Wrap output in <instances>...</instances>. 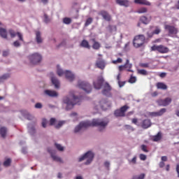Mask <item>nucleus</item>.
<instances>
[{
	"instance_id": "nucleus-1",
	"label": "nucleus",
	"mask_w": 179,
	"mask_h": 179,
	"mask_svg": "<svg viewBox=\"0 0 179 179\" xmlns=\"http://www.w3.org/2000/svg\"><path fill=\"white\" fill-rule=\"evenodd\" d=\"M108 122L101 121L99 119H94L92 122L90 121H85V122H81L79 125L76 127L74 129L75 134H77V132H79L81 129H86V128H89V127H99V130L102 131V129H104L106 127H107V124Z\"/></svg>"
},
{
	"instance_id": "nucleus-2",
	"label": "nucleus",
	"mask_w": 179,
	"mask_h": 179,
	"mask_svg": "<svg viewBox=\"0 0 179 179\" xmlns=\"http://www.w3.org/2000/svg\"><path fill=\"white\" fill-rule=\"evenodd\" d=\"M63 102L66 104V110H72L76 104L80 105L82 103V96L78 97L75 95H71L69 97L65 96L63 99Z\"/></svg>"
},
{
	"instance_id": "nucleus-3",
	"label": "nucleus",
	"mask_w": 179,
	"mask_h": 179,
	"mask_svg": "<svg viewBox=\"0 0 179 179\" xmlns=\"http://www.w3.org/2000/svg\"><path fill=\"white\" fill-rule=\"evenodd\" d=\"M145 41H146V38L143 34H139L134 36L133 40V45L135 48H140L142 47L143 44H145Z\"/></svg>"
},
{
	"instance_id": "nucleus-4",
	"label": "nucleus",
	"mask_w": 179,
	"mask_h": 179,
	"mask_svg": "<svg viewBox=\"0 0 179 179\" xmlns=\"http://www.w3.org/2000/svg\"><path fill=\"white\" fill-rule=\"evenodd\" d=\"M65 75L66 78L67 80H69V82H73V80H75V75L72 73V72L69 71H63L62 69L58 68L57 69V75L59 76H62L63 75Z\"/></svg>"
},
{
	"instance_id": "nucleus-5",
	"label": "nucleus",
	"mask_w": 179,
	"mask_h": 179,
	"mask_svg": "<svg viewBox=\"0 0 179 179\" xmlns=\"http://www.w3.org/2000/svg\"><path fill=\"white\" fill-rule=\"evenodd\" d=\"M151 51H157L159 54H168L170 52V49L163 45H154L151 47Z\"/></svg>"
},
{
	"instance_id": "nucleus-6",
	"label": "nucleus",
	"mask_w": 179,
	"mask_h": 179,
	"mask_svg": "<svg viewBox=\"0 0 179 179\" xmlns=\"http://www.w3.org/2000/svg\"><path fill=\"white\" fill-rule=\"evenodd\" d=\"M28 58L32 65H37V64H40V62H41V59H43L41 55L37 52L29 55Z\"/></svg>"
},
{
	"instance_id": "nucleus-7",
	"label": "nucleus",
	"mask_w": 179,
	"mask_h": 179,
	"mask_svg": "<svg viewBox=\"0 0 179 179\" xmlns=\"http://www.w3.org/2000/svg\"><path fill=\"white\" fill-rule=\"evenodd\" d=\"M85 159H87V162H85V164L87 165L93 162V159H94V154L91 151H88L84 155L79 158L78 162H83Z\"/></svg>"
},
{
	"instance_id": "nucleus-8",
	"label": "nucleus",
	"mask_w": 179,
	"mask_h": 179,
	"mask_svg": "<svg viewBox=\"0 0 179 179\" xmlns=\"http://www.w3.org/2000/svg\"><path fill=\"white\" fill-rule=\"evenodd\" d=\"M78 86L80 89H83L85 93L92 92V85L85 81H78Z\"/></svg>"
},
{
	"instance_id": "nucleus-9",
	"label": "nucleus",
	"mask_w": 179,
	"mask_h": 179,
	"mask_svg": "<svg viewBox=\"0 0 179 179\" xmlns=\"http://www.w3.org/2000/svg\"><path fill=\"white\" fill-rule=\"evenodd\" d=\"M165 30H167L169 37H173L178 34V28L173 25L166 24L164 26Z\"/></svg>"
},
{
	"instance_id": "nucleus-10",
	"label": "nucleus",
	"mask_w": 179,
	"mask_h": 179,
	"mask_svg": "<svg viewBox=\"0 0 179 179\" xmlns=\"http://www.w3.org/2000/svg\"><path fill=\"white\" fill-rule=\"evenodd\" d=\"M129 109V106L124 105L120 109L115 110L114 114L115 117H125V113Z\"/></svg>"
},
{
	"instance_id": "nucleus-11",
	"label": "nucleus",
	"mask_w": 179,
	"mask_h": 179,
	"mask_svg": "<svg viewBox=\"0 0 179 179\" xmlns=\"http://www.w3.org/2000/svg\"><path fill=\"white\" fill-rule=\"evenodd\" d=\"M157 103L159 106L167 107L171 103V98L167 97L165 99H158Z\"/></svg>"
},
{
	"instance_id": "nucleus-12",
	"label": "nucleus",
	"mask_w": 179,
	"mask_h": 179,
	"mask_svg": "<svg viewBox=\"0 0 179 179\" xmlns=\"http://www.w3.org/2000/svg\"><path fill=\"white\" fill-rule=\"evenodd\" d=\"M99 15L102 16L103 19L106 22H111V15L108 11L102 10L99 13Z\"/></svg>"
},
{
	"instance_id": "nucleus-13",
	"label": "nucleus",
	"mask_w": 179,
	"mask_h": 179,
	"mask_svg": "<svg viewBox=\"0 0 179 179\" xmlns=\"http://www.w3.org/2000/svg\"><path fill=\"white\" fill-rule=\"evenodd\" d=\"M166 111H167V109L163 108L160 109L158 112L150 113L149 115L150 117H162V115H163V114H164V113H166Z\"/></svg>"
},
{
	"instance_id": "nucleus-14",
	"label": "nucleus",
	"mask_w": 179,
	"mask_h": 179,
	"mask_svg": "<svg viewBox=\"0 0 179 179\" xmlns=\"http://www.w3.org/2000/svg\"><path fill=\"white\" fill-rule=\"evenodd\" d=\"M103 83H104V78H103L102 77H99L96 82H94V87H95V89H97L98 90L101 89V86H103Z\"/></svg>"
},
{
	"instance_id": "nucleus-15",
	"label": "nucleus",
	"mask_w": 179,
	"mask_h": 179,
	"mask_svg": "<svg viewBox=\"0 0 179 179\" xmlns=\"http://www.w3.org/2000/svg\"><path fill=\"white\" fill-rule=\"evenodd\" d=\"M110 92H111V86H110V84H108V83H106L103 86L102 94L105 96H110Z\"/></svg>"
},
{
	"instance_id": "nucleus-16",
	"label": "nucleus",
	"mask_w": 179,
	"mask_h": 179,
	"mask_svg": "<svg viewBox=\"0 0 179 179\" xmlns=\"http://www.w3.org/2000/svg\"><path fill=\"white\" fill-rule=\"evenodd\" d=\"M141 127L143 129H148L150 127H152V122L149 119H145L143 120L141 123Z\"/></svg>"
},
{
	"instance_id": "nucleus-17",
	"label": "nucleus",
	"mask_w": 179,
	"mask_h": 179,
	"mask_svg": "<svg viewBox=\"0 0 179 179\" xmlns=\"http://www.w3.org/2000/svg\"><path fill=\"white\" fill-rule=\"evenodd\" d=\"M96 66L97 68H99V69H104V68H106V62L103 59L99 58L96 62Z\"/></svg>"
},
{
	"instance_id": "nucleus-18",
	"label": "nucleus",
	"mask_w": 179,
	"mask_h": 179,
	"mask_svg": "<svg viewBox=\"0 0 179 179\" xmlns=\"http://www.w3.org/2000/svg\"><path fill=\"white\" fill-rule=\"evenodd\" d=\"M116 3L120 5V6H124V8L129 6V1L128 0H116Z\"/></svg>"
},
{
	"instance_id": "nucleus-19",
	"label": "nucleus",
	"mask_w": 179,
	"mask_h": 179,
	"mask_svg": "<svg viewBox=\"0 0 179 179\" xmlns=\"http://www.w3.org/2000/svg\"><path fill=\"white\" fill-rule=\"evenodd\" d=\"M45 94L49 96V97H57L58 93L54 90H45Z\"/></svg>"
},
{
	"instance_id": "nucleus-20",
	"label": "nucleus",
	"mask_w": 179,
	"mask_h": 179,
	"mask_svg": "<svg viewBox=\"0 0 179 179\" xmlns=\"http://www.w3.org/2000/svg\"><path fill=\"white\" fill-rule=\"evenodd\" d=\"M134 3L137 5H146V6H150L152 3L147 0H134Z\"/></svg>"
},
{
	"instance_id": "nucleus-21",
	"label": "nucleus",
	"mask_w": 179,
	"mask_h": 179,
	"mask_svg": "<svg viewBox=\"0 0 179 179\" xmlns=\"http://www.w3.org/2000/svg\"><path fill=\"white\" fill-rule=\"evenodd\" d=\"M80 47H83V48H87V50H90V45L89 44V41L85 39L81 41Z\"/></svg>"
},
{
	"instance_id": "nucleus-22",
	"label": "nucleus",
	"mask_w": 179,
	"mask_h": 179,
	"mask_svg": "<svg viewBox=\"0 0 179 179\" xmlns=\"http://www.w3.org/2000/svg\"><path fill=\"white\" fill-rule=\"evenodd\" d=\"M51 81L52 85H54L56 89H58L59 87V81L58 80V79H57V78L52 76Z\"/></svg>"
},
{
	"instance_id": "nucleus-23",
	"label": "nucleus",
	"mask_w": 179,
	"mask_h": 179,
	"mask_svg": "<svg viewBox=\"0 0 179 179\" xmlns=\"http://www.w3.org/2000/svg\"><path fill=\"white\" fill-rule=\"evenodd\" d=\"M36 40L38 44L43 43V38H41V33L39 31H36Z\"/></svg>"
},
{
	"instance_id": "nucleus-24",
	"label": "nucleus",
	"mask_w": 179,
	"mask_h": 179,
	"mask_svg": "<svg viewBox=\"0 0 179 179\" xmlns=\"http://www.w3.org/2000/svg\"><path fill=\"white\" fill-rule=\"evenodd\" d=\"M6 132H8V129L5 127H2L0 128V135L3 138H6Z\"/></svg>"
},
{
	"instance_id": "nucleus-25",
	"label": "nucleus",
	"mask_w": 179,
	"mask_h": 179,
	"mask_svg": "<svg viewBox=\"0 0 179 179\" xmlns=\"http://www.w3.org/2000/svg\"><path fill=\"white\" fill-rule=\"evenodd\" d=\"M0 36L3 38H8V34L6 29L0 28Z\"/></svg>"
},
{
	"instance_id": "nucleus-26",
	"label": "nucleus",
	"mask_w": 179,
	"mask_h": 179,
	"mask_svg": "<svg viewBox=\"0 0 179 179\" xmlns=\"http://www.w3.org/2000/svg\"><path fill=\"white\" fill-rule=\"evenodd\" d=\"M92 41H93L94 44L92 45V48L94 50H99L101 47L100 43L97 41H96V39L92 38Z\"/></svg>"
},
{
	"instance_id": "nucleus-27",
	"label": "nucleus",
	"mask_w": 179,
	"mask_h": 179,
	"mask_svg": "<svg viewBox=\"0 0 179 179\" xmlns=\"http://www.w3.org/2000/svg\"><path fill=\"white\" fill-rule=\"evenodd\" d=\"M51 157L52 159H53V160L55 162H57L59 163H64V161H62V159H61V157H57V155L51 153Z\"/></svg>"
},
{
	"instance_id": "nucleus-28",
	"label": "nucleus",
	"mask_w": 179,
	"mask_h": 179,
	"mask_svg": "<svg viewBox=\"0 0 179 179\" xmlns=\"http://www.w3.org/2000/svg\"><path fill=\"white\" fill-rule=\"evenodd\" d=\"M152 139L153 142H159V141L162 139V133L158 132L157 134L154 136Z\"/></svg>"
},
{
	"instance_id": "nucleus-29",
	"label": "nucleus",
	"mask_w": 179,
	"mask_h": 179,
	"mask_svg": "<svg viewBox=\"0 0 179 179\" xmlns=\"http://www.w3.org/2000/svg\"><path fill=\"white\" fill-rule=\"evenodd\" d=\"M157 89H162V90H166L167 89V85L164 83H158L157 84Z\"/></svg>"
},
{
	"instance_id": "nucleus-30",
	"label": "nucleus",
	"mask_w": 179,
	"mask_h": 179,
	"mask_svg": "<svg viewBox=\"0 0 179 179\" xmlns=\"http://www.w3.org/2000/svg\"><path fill=\"white\" fill-rule=\"evenodd\" d=\"M140 22H141V23H143V24H149V22H150V20H149V19H148L146 16H142L140 18Z\"/></svg>"
},
{
	"instance_id": "nucleus-31",
	"label": "nucleus",
	"mask_w": 179,
	"mask_h": 179,
	"mask_svg": "<svg viewBox=\"0 0 179 179\" xmlns=\"http://www.w3.org/2000/svg\"><path fill=\"white\" fill-rule=\"evenodd\" d=\"M129 61L128 59L126 60V63L124 65L119 66L118 69L120 72H122V71L127 69V64H128Z\"/></svg>"
},
{
	"instance_id": "nucleus-32",
	"label": "nucleus",
	"mask_w": 179,
	"mask_h": 179,
	"mask_svg": "<svg viewBox=\"0 0 179 179\" xmlns=\"http://www.w3.org/2000/svg\"><path fill=\"white\" fill-rule=\"evenodd\" d=\"M63 23H64V24H71L72 20L70 17H64L63 19Z\"/></svg>"
},
{
	"instance_id": "nucleus-33",
	"label": "nucleus",
	"mask_w": 179,
	"mask_h": 179,
	"mask_svg": "<svg viewBox=\"0 0 179 179\" xmlns=\"http://www.w3.org/2000/svg\"><path fill=\"white\" fill-rule=\"evenodd\" d=\"M109 31L113 33V31H117V26L115 25H108Z\"/></svg>"
},
{
	"instance_id": "nucleus-34",
	"label": "nucleus",
	"mask_w": 179,
	"mask_h": 179,
	"mask_svg": "<svg viewBox=\"0 0 179 179\" xmlns=\"http://www.w3.org/2000/svg\"><path fill=\"white\" fill-rule=\"evenodd\" d=\"M138 73L139 75H143L144 76H146V75H148V71L145 69H138Z\"/></svg>"
},
{
	"instance_id": "nucleus-35",
	"label": "nucleus",
	"mask_w": 179,
	"mask_h": 179,
	"mask_svg": "<svg viewBox=\"0 0 179 179\" xmlns=\"http://www.w3.org/2000/svg\"><path fill=\"white\" fill-rule=\"evenodd\" d=\"M92 23H93V18L89 17L88 19H87V20L85 22V26L87 27L90 24H92Z\"/></svg>"
},
{
	"instance_id": "nucleus-36",
	"label": "nucleus",
	"mask_w": 179,
	"mask_h": 179,
	"mask_svg": "<svg viewBox=\"0 0 179 179\" xmlns=\"http://www.w3.org/2000/svg\"><path fill=\"white\" fill-rule=\"evenodd\" d=\"M10 163H12V160L10 159H7L3 162V166H5V167H9V166H10Z\"/></svg>"
},
{
	"instance_id": "nucleus-37",
	"label": "nucleus",
	"mask_w": 179,
	"mask_h": 179,
	"mask_svg": "<svg viewBox=\"0 0 179 179\" xmlns=\"http://www.w3.org/2000/svg\"><path fill=\"white\" fill-rule=\"evenodd\" d=\"M145 173H141L139 176H133L132 179H145Z\"/></svg>"
},
{
	"instance_id": "nucleus-38",
	"label": "nucleus",
	"mask_w": 179,
	"mask_h": 179,
	"mask_svg": "<svg viewBox=\"0 0 179 179\" xmlns=\"http://www.w3.org/2000/svg\"><path fill=\"white\" fill-rule=\"evenodd\" d=\"M112 64H114V65H117V64H122V59L119 57L116 60H113Z\"/></svg>"
},
{
	"instance_id": "nucleus-39",
	"label": "nucleus",
	"mask_w": 179,
	"mask_h": 179,
	"mask_svg": "<svg viewBox=\"0 0 179 179\" xmlns=\"http://www.w3.org/2000/svg\"><path fill=\"white\" fill-rule=\"evenodd\" d=\"M138 13H146L148 12V8L143 7L138 10Z\"/></svg>"
},
{
	"instance_id": "nucleus-40",
	"label": "nucleus",
	"mask_w": 179,
	"mask_h": 179,
	"mask_svg": "<svg viewBox=\"0 0 179 179\" xmlns=\"http://www.w3.org/2000/svg\"><path fill=\"white\" fill-rule=\"evenodd\" d=\"M9 34L10 35L11 38H14V37H16L17 35V33L15 32V31L10 29L9 30Z\"/></svg>"
},
{
	"instance_id": "nucleus-41",
	"label": "nucleus",
	"mask_w": 179,
	"mask_h": 179,
	"mask_svg": "<svg viewBox=\"0 0 179 179\" xmlns=\"http://www.w3.org/2000/svg\"><path fill=\"white\" fill-rule=\"evenodd\" d=\"M64 124H65V121H60L59 122V123L55 126V128L57 129H59V128H61V127H62V125H64Z\"/></svg>"
},
{
	"instance_id": "nucleus-42",
	"label": "nucleus",
	"mask_w": 179,
	"mask_h": 179,
	"mask_svg": "<svg viewBox=\"0 0 179 179\" xmlns=\"http://www.w3.org/2000/svg\"><path fill=\"white\" fill-rule=\"evenodd\" d=\"M135 82H136V77L131 76L129 79V83H135Z\"/></svg>"
},
{
	"instance_id": "nucleus-43",
	"label": "nucleus",
	"mask_w": 179,
	"mask_h": 179,
	"mask_svg": "<svg viewBox=\"0 0 179 179\" xmlns=\"http://www.w3.org/2000/svg\"><path fill=\"white\" fill-rule=\"evenodd\" d=\"M55 146H56L57 150H59L60 152H63L64 147H62V145H61L60 144H58V143H55Z\"/></svg>"
},
{
	"instance_id": "nucleus-44",
	"label": "nucleus",
	"mask_w": 179,
	"mask_h": 179,
	"mask_svg": "<svg viewBox=\"0 0 179 179\" xmlns=\"http://www.w3.org/2000/svg\"><path fill=\"white\" fill-rule=\"evenodd\" d=\"M129 62L126 65V68H127L128 72H132V70H131V68H132V64H129V59H128Z\"/></svg>"
},
{
	"instance_id": "nucleus-45",
	"label": "nucleus",
	"mask_w": 179,
	"mask_h": 179,
	"mask_svg": "<svg viewBox=\"0 0 179 179\" xmlns=\"http://www.w3.org/2000/svg\"><path fill=\"white\" fill-rule=\"evenodd\" d=\"M139 66H141V68H149V63H141Z\"/></svg>"
},
{
	"instance_id": "nucleus-46",
	"label": "nucleus",
	"mask_w": 179,
	"mask_h": 179,
	"mask_svg": "<svg viewBox=\"0 0 179 179\" xmlns=\"http://www.w3.org/2000/svg\"><path fill=\"white\" fill-rule=\"evenodd\" d=\"M9 77H10L9 74H8V73L4 74L1 77H0V80H5L8 79V78H9Z\"/></svg>"
},
{
	"instance_id": "nucleus-47",
	"label": "nucleus",
	"mask_w": 179,
	"mask_h": 179,
	"mask_svg": "<svg viewBox=\"0 0 179 179\" xmlns=\"http://www.w3.org/2000/svg\"><path fill=\"white\" fill-rule=\"evenodd\" d=\"M162 31V29H160L159 27H156L155 30L152 31V34H159Z\"/></svg>"
},
{
	"instance_id": "nucleus-48",
	"label": "nucleus",
	"mask_w": 179,
	"mask_h": 179,
	"mask_svg": "<svg viewBox=\"0 0 179 179\" xmlns=\"http://www.w3.org/2000/svg\"><path fill=\"white\" fill-rule=\"evenodd\" d=\"M141 150H143V152H145V153H148V152H149V150H148V147L145 145H141Z\"/></svg>"
},
{
	"instance_id": "nucleus-49",
	"label": "nucleus",
	"mask_w": 179,
	"mask_h": 179,
	"mask_svg": "<svg viewBox=\"0 0 179 179\" xmlns=\"http://www.w3.org/2000/svg\"><path fill=\"white\" fill-rule=\"evenodd\" d=\"M17 36L20 41H24L23 35L20 32H17Z\"/></svg>"
},
{
	"instance_id": "nucleus-50",
	"label": "nucleus",
	"mask_w": 179,
	"mask_h": 179,
	"mask_svg": "<svg viewBox=\"0 0 179 179\" xmlns=\"http://www.w3.org/2000/svg\"><path fill=\"white\" fill-rule=\"evenodd\" d=\"M117 83H118L120 87H123V86H125V83H127V82L119 81V82H117Z\"/></svg>"
},
{
	"instance_id": "nucleus-51",
	"label": "nucleus",
	"mask_w": 179,
	"mask_h": 179,
	"mask_svg": "<svg viewBox=\"0 0 179 179\" xmlns=\"http://www.w3.org/2000/svg\"><path fill=\"white\" fill-rule=\"evenodd\" d=\"M42 127L43 128H46L47 127V120L43 119V120H42Z\"/></svg>"
},
{
	"instance_id": "nucleus-52",
	"label": "nucleus",
	"mask_w": 179,
	"mask_h": 179,
	"mask_svg": "<svg viewBox=\"0 0 179 179\" xmlns=\"http://www.w3.org/2000/svg\"><path fill=\"white\" fill-rule=\"evenodd\" d=\"M104 166L107 168V170H110V162L108 161L104 162Z\"/></svg>"
},
{
	"instance_id": "nucleus-53",
	"label": "nucleus",
	"mask_w": 179,
	"mask_h": 179,
	"mask_svg": "<svg viewBox=\"0 0 179 179\" xmlns=\"http://www.w3.org/2000/svg\"><path fill=\"white\" fill-rule=\"evenodd\" d=\"M25 118H27V120H29V121L33 120V117L31 116V115L27 113L26 115H25Z\"/></svg>"
},
{
	"instance_id": "nucleus-54",
	"label": "nucleus",
	"mask_w": 179,
	"mask_h": 179,
	"mask_svg": "<svg viewBox=\"0 0 179 179\" xmlns=\"http://www.w3.org/2000/svg\"><path fill=\"white\" fill-rule=\"evenodd\" d=\"M13 45L14 47H20V43L19 42V41H15L13 43Z\"/></svg>"
},
{
	"instance_id": "nucleus-55",
	"label": "nucleus",
	"mask_w": 179,
	"mask_h": 179,
	"mask_svg": "<svg viewBox=\"0 0 179 179\" xmlns=\"http://www.w3.org/2000/svg\"><path fill=\"white\" fill-rule=\"evenodd\" d=\"M139 157H140V159H141V160H143V161L146 160V155H145L141 154L140 156H139Z\"/></svg>"
},
{
	"instance_id": "nucleus-56",
	"label": "nucleus",
	"mask_w": 179,
	"mask_h": 179,
	"mask_svg": "<svg viewBox=\"0 0 179 179\" xmlns=\"http://www.w3.org/2000/svg\"><path fill=\"white\" fill-rule=\"evenodd\" d=\"M43 108V105L40 103H37L35 104V108Z\"/></svg>"
},
{
	"instance_id": "nucleus-57",
	"label": "nucleus",
	"mask_w": 179,
	"mask_h": 179,
	"mask_svg": "<svg viewBox=\"0 0 179 179\" xmlns=\"http://www.w3.org/2000/svg\"><path fill=\"white\" fill-rule=\"evenodd\" d=\"M159 166L160 169H163V167H164V166H166V164L162 161L159 162Z\"/></svg>"
},
{
	"instance_id": "nucleus-58",
	"label": "nucleus",
	"mask_w": 179,
	"mask_h": 179,
	"mask_svg": "<svg viewBox=\"0 0 179 179\" xmlns=\"http://www.w3.org/2000/svg\"><path fill=\"white\" fill-rule=\"evenodd\" d=\"M130 163H132V164H136V157H134L131 161Z\"/></svg>"
},
{
	"instance_id": "nucleus-59",
	"label": "nucleus",
	"mask_w": 179,
	"mask_h": 179,
	"mask_svg": "<svg viewBox=\"0 0 179 179\" xmlns=\"http://www.w3.org/2000/svg\"><path fill=\"white\" fill-rule=\"evenodd\" d=\"M55 118H51L50 120V125H54V124H55Z\"/></svg>"
},
{
	"instance_id": "nucleus-60",
	"label": "nucleus",
	"mask_w": 179,
	"mask_h": 179,
	"mask_svg": "<svg viewBox=\"0 0 179 179\" xmlns=\"http://www.w3.org/2000/svg\"><path fill=\"white\" fill-rule=\"evenodd\" d=\"M147 35H148V38H152V37H153V36H155L153 32H151V33L148 32Z\"/></svg>"
},
{
	"instance_id": "nucleus-61",
	"label": "nucleus",
	"mask_w": 179,
	"mask_h": 179,
	"mask_svg": "<svg viewBox=\"0 0 179 179\" xmlns=\"http://www.w3.org/2000/svg\"><path fill=\"white\" fill-rule=\"evenodd\" d=\"M9 55V51L6 50L3 52V57H8Z\"/></svg>"
},
{
	"instance_id": "nucleus-62",
	"label": "nucleus",
	"mask_w": 179,
	"mask_h": 179,
	"mask_svg": "<svg viewBox=\"0 0 179 179\" xmlns=\"http://www.w3.org/2000/svg\"><path fill=\"white\" fill-rule=\"evenodd\" d=\"M161 160L162 162H167V157L166 156L162 157Z\"/></svg>"
},
{
	"instance_id": "nucleus-63",
	"label": "nucleus",
	"mask_w": 179,
	"mask_h": 179,
	"mask_svg": "<svg viewBox=\"0 0 179 179\" xmlns=\"http://www.w3.org/2000/svg\"><path fill=\"white\" fill-rule=\"evenodd\" d=\"M176 171L178 173V177H179V164H178L176 166Z\"/></svg>"
},
{
	"instance_id": "nucleus-64",
	"label": "nucleus",
	"mask_w": 179,
	"mask_h": 179,
	"mask_svg": "<svg viewBox=\"0 0 179 179\" xmlns=\"http://www.w3.org/2000/svg\"><path fill=\"white\" fill-rule=\"evenodd\" d=\"M175 8L176 9H178L179 10V0L178 1L177 3L175 5Z\"/></svg>"
}]
</instances>
